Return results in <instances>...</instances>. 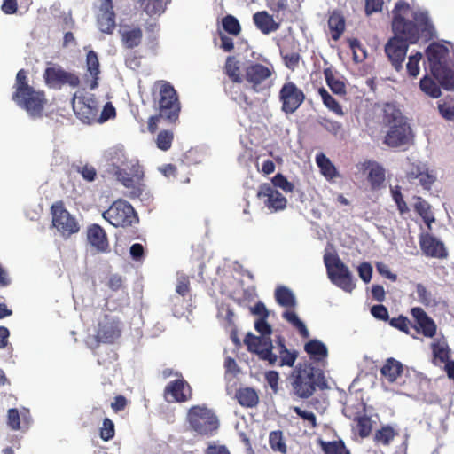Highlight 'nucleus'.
Listing matches in <instances>:
<instances>
[{"label": "nucleus", "instance_id": "nucleus-1", "mask_svg": "<svg viewBox=\"0 0 454 454\" xmlns=\"http://www.w3.org/2000/svg\"><path fill=\"white\" fill-rule=\"evenodd\" d=\"M392 29L395 36L385 46V52L396 71L403 68L409 43H416L420 37L431 40L434 27L424 12H413L404 1L396 2L393 10Z\"/></svg>", "mask_w": 454, "mask_h": 454}, {"label": "nucleus", "instance_id": "nucleus-2", "mask_svg": "<svg viewBox=\"0 0 454 454\" xmlns=\"http://www.w3.org/2000/svg\"><path fill=\"white\" fill-rule=\"evenodd\" d=\"M287 380L291 393L301 399H308L314 395L317 388L326 387L324 371L312 362L298 363L289 374Z\"/></svg>", "mask_w": 454, "mask_h": 454}, {"label": "nucleus", "instance_id": "nucleus-3", "mask_svg": "<svg viewBox=\"0 0 454 454\" xmlns=\"http://www.w3.org/2000/svg\"><path fill=\"white\" fill-rule=\"evenodd\" d=\"M153 102L158 114L148 119L147 129L152 134L158 130L160 120L176 124L181 112L177 92L168 82L163 81L159 84L158 93L153 95Z\"/></svg>", "mask_w": 454, "mask_h": 454}, {"label": "nucleus", "instance_id": "nucleus-4", "mask_svg": "<svg viewBox=\"0 0 454 454\" xmlns=\"http://www.w3.org/2000/svg\"><path fill=\"white\" fill-rule=\"evenodd\" d=\"M13 88L15 90L12 98L16 105L26 110L33 118L42 117L47 102L45 93L29 85L27 72L25 69L18 71Z\"/></svg>", "mask_w": 454, "mask_h": 454}, {"label": "nucleus", "instance_id": "nucleus-5", "mask_svg": "<svg viewBox=\"0 0 454 454\" xmlns=\"http://www.w3.org/2000/svg\"><path fill=\"white\" fill-rule=\"evenodd\" d=\"M186 420L192 431L201 436H212L219 428V419L213 410L206 404L192 406Z\"/></svg>", "mask_w": 454, "mask_h": 454}, {"label": "nucleus", "instance_id": "nucleus-6", "mask_svg": "<svg viewBox=\"0 0 454 454\" xmlns=\"http://www.w3.org/2000/svg\"><path fill=\"white\" fill-rule=\"evenodd\" d=\"M102 216L114 227L126 228L138 222V216L132 205L124 200H115Z\"/></svg>", "mask_w": 454, "mask_h": 454}, {"label": "nucleus", "instance_id": "nucleus-7", "mask_svg": "<svg viewBox=\"0 0 454 454\" xmlns=\"http://www.w3.org/2000/svg\"><path fill=\"white\" fill-rule=\"evenodd\" d=\"M50 210L52 226L64 239L70 238L80 231L78 221L67 210L62 200L54 202Z\"/></svg>", "mask_w": 454, "mask_h": 454}, {"label": "nucleus", "instance_id": "nucleus-8", "mask_svg": "<svg viewBox=\"0 0 454 454\" xmlns=\"http://www.w3.org/2000/svg\"><path fill=\"white\" fill-rule=\"evenodd\" d=\"M330 280L341 289L350 292L354 288L351 273L348 267L341 262L338 255L326 254L324 256Z\"/></svg>", "mask_w": 454, "mask_h": 454}, {"label": "nucleus", "instance_id": "nucleus-9", "mask_svg": "<svg viewBox=\"0 0 454 454\" xmlns=\"http://www.w3.org/2000/svg\"><path fill=\"white\" fill-rule=\"evenodd\" d=\"M414 134L407 121L388 127L382 143L389 148L407 150L413 145Z\"/></svg>", "mask_w": 454, "mask_h": 454}, {"label": "nucleus", "instance_id": "nucleus-10", "mask_svg": "<svg viewBox=\"0 0 454 454\" xmlns=\"http://www.w3.org/2000/svg\"><path fill=\"white\" fill-rule=\"evenodd\" d=\"M116 179L126 188L131 189L129 198H138L142 194V189L138 184L143 179L144 172L138 163H130L126 168L114 166Z\"/></svg>", "mask_w": 454, "mask_h": 454}, {"label": "nucleus", "instance_id": "nucleus-11", "mask_svg": "<svg viewBox=\"0 0 454 454\" xmlns=\"http://www.w3.org/2000/svg\"><path fill=\"white\" fill-rule=\"evenodd\" d=\"M244 342L247 346V349L256 354L260 359L267 361L270 365L276 364L278 358L277 354L272 352L275 347L272 344L270 337H259L248 333Z\"/></svg>", "mask_w": 454, "mask_h": 454}, {"label": "nucleus", "instance_id": "nucleus-12", "mask_svg": "<svg viewBox=\"0 0 454 454\" xmlns=\"http://www.w3.org/2000/svg\"><path fill=\"white\" fill-rule=\"evenodd\" d=\"M281 110L286 114L294 113L305 100L304 92L293 82L283 84L278 94Z\"/></svg>", "mask_w": 454, "mask_h": 454}, {"label": "nucleus", "instance_id": "nucleus-13", "mask_svg": "<svg viewBox=\"0 0 454 454\" xmlns=\"http://www.w3.org/2000/svg\"><path fill=\"white\" fill-rule=\"evenodd\" d=\"M275 73L271 64L263 65L252 62L245 68L244 80L252 87L253 90L259 92L262 90V83Z\"/></svg>", "mask_w": 454, "mask_h": 454}, {"label": "nucleus", "instance_id": "nucleus-14", "mask_svg": "<svg viewBox=\"0 0 454 454\" xmlns=\"http://www.w3.org/2000/svg\"><path fill=\"white\" fill-rule=\"evenodd\" d=\"M163 396L168 403H185L192 399V390L189 383L180 375V378L166 385Z\"/></svg>", "mask_w": 454, "mask_h": 454}, {"label": "nucleus", "instance_id": "nucleus-15", "mask_svg": "<svg viewBox=\"0 0 454 454\" xmlns=\"http://www.w3.org/2000/svg\"><path fill=\"white\" fill-rule=\"evenodd\" d=\"M73 110L82 122L90 124L98 120V108L92 98L76 97L72 98Z\"/></svg>", "mask_w": 454, "mask_h": 454}, {"label": "nucleus", "instance_id": "nucleus-16", "mask_svg": "<svg viewBox=\"0 0 454 454\" xmlns=\"http://www.w3.org/2000/svg\"><path fill=\"white\" fill-rule=\"evenodd\" d=\"M120 321L106 315L99 322L97 338L105 343H114L121 336Z\"/></svg>", "mask_w": 454, "mask_h": 454}, {"label": "nucleus", "instance_id": "nucleus-17", "mask_svg": "<svg viewBox=\"0 0 454 454\" xmlns=\"http://www.w3.org/2000/svg\"><path fill=\"white\" fill-rule=\"evenodd\" d=\"M419 246L427 257L442 259L448 255L444 244L429 233L420 234Z\"/></svg>", "mask_w": 454, "mask_h": 454}, {"label": "nucleus", "instance_id": "nucleus-18", "mask_svg": "<svg viewBox=\"0 0 454 454\" xmlns=\"http://www.w3.org/2000/svg\"><path fill=\"white\" fill-rule=\"evenodd\" d=\"M257 197L266 198V200L264 201L265 206L274 211L282 210L286 206V199L282 195V193L267 183L260 185Z\"/></svg>", "mask_w": 454, "mask_h": 454}, {"label": "nucleus", "instance_id": "nucleus-19", "mask_svg": "<svg viewBox=\"0 0 454 454\" xmlns=\"http://www.w3.org/2000/svg\"><path fill=\"white\" fill-rule=\"evenodd\" d=\"M87 239L97 253L105 254L110 251L106 232L100 225L93 223L88 227Z\"/></svg>", "mask_w": 454, "mask_h": 454}, {"label": "nucleus", "instance_id": "nucleus-20", "mask_svg": "<svg viewBox=\"0 0 454 454\" xmlns=\"http://www.w3.org/2000/svg\"><path fill=\"white\" fill-rule=\"evenodd\" d=\"M411 316L416 322L418 333H421L425 337L432 338L436 333V325L434 321L427 316L425 310L419 307L411 309Z\"/></svg>", "mask_w": 454, "mask_h": 454}, {"label": "nucleus", "instance_id": "nucleus-21", "mask_svg": "<svg viewBox=\"0 0 454 454\" xmlns=\"http://www.w3.org/2000/svg\"><path fill=\"white\" fill-rule=\"evenodd\" d=\"M276 348L278 355V361L275 365L279 367L288 366L293 367L298 357V351L295 349L290 350L286 346V340L282 335L276 336L275 339Z\"/></svg>", "mask_w": 454, "mask_h": 454}, {"label": "nucleus", "instance_id": "nucleus-22", "mask_svg": "<svg viewBox=\"0 0 454 454\" xmlns=\"http://www.w3.org/2000/svg\"><path fill=\"white\" fill-rule=\"evenodd\" d=\"M97 22L102 33L112 35L116 27L114 5H110L109 3L101 4L99 12L97 16Z\"/></svg>", "mask_w": 454, "mask_h": 454}, {"label": "nucleus", "instance_id": "nucleus-23", "mask_svg": "<svg viewBox=\"0 0 454 454\" xmlns=\"http://www.w3.org/2000/svg\"><path fill=\"white\" fill-rule=\"evenodd\" d=\"M121 41L124 48L134 49L142 43L143 31L141 27L126 25L120 31Z\"/></svg>", "mask_w": 454, "mask_h": 454}, {"label": "nucleus", "instance_id": "nucleus-24", "mask_svg": "<svg viewBox=\"0 0 454 454\" xmlns=\"http://www.w3.org/2000/svg\"><path fill=\"white\" fill-rule=\"evenodd\" d=\"M327 25L332 39L335 42L338 41L346 29V20L341 12L333 10L330 12Z\"/></svg>", "mask_w": 454, "mask_h": 454}, {"label": "nucleus", "instance_id": "nucleus-25", "mask_svg": "<svg viewBox=\"0 0 454 454\" xmlns=\"http://www.w3.org/2000/svg\"><path fill=\"white\" fill-rule=\"evenodd\" d=\"M253 20L256 27L264 35L277 31L280 26L266 11L255 12L253 15Z\"/></svg>", "mask_w": 454, "mask_h": 454}, {"label": "nucleus", "instance_id": "nucleus-26", "mask_svg": "<svg viewBox=\"0 0 454 454\" xmlns=\"http://www.w3.org/2000/svg\"><path fill=\"white\" fill-rule=\"evenodd\" d=\"M426 54L431 72L446 65L444 61L446 49L443 46L433 43L427 48Z\"/></svg>", "mask_w": 454, "mask_h": 454}, {"label": "nucleus", "instance_id": "nucleus-27", "mask_svg": "<svg viewBox=\"0 0 454 454\" xmlns=\"http://www.w3.org/2000/svg\"><path fill=\"white\" fill-rule=\"evenodd\" d=\"M403 372V366L402 363L393 357L387 358L380 369L381 376L389 383L395 382Z\"/></svg>", "mask_w": 454, "mask_h": 454}, {"label": "nucleus", "instance_id": "nucleus-28", "mask_svg": "<svg viewBox=\"0 0 454 454\" xmlns=\"http://www.w3.org/2000/svg\"><path fill=\"white\" fill-rule=\"evenodd\" d=\"M406 118L403 115L401 110L394 104L387 103L382 109V122L386 127L403 123Z\"/></svg>", "mask_w": 454, "mask_h": 454}, {"label": "nucleus", "instance_id": "nucleus-29", "mask_svg": "<svg viewBox=\"0 0 454 454\" xmlns=\"http://www.w3.org/2000/svg\"><path fill=\"white\" fill-rule=\"evenodd\" d=\"M86 67L87 71L91 76V81L90 83V89L95 90L98 86V79H99V60L96 51L90 50L88 51L86 56Z\"/></svg>", "mask_w": 454, "mask_h": 454}, {"label": "nucleus", "instance_id": "nucleus-30", "mask_svg": "<svg viewBox=\"0 0 454 454\" xmlns=\"http://www.w3.org/2000/svg\"><path fill=\"white\" fill-rule=\"evenodd\" d=\"M304 350L316 362H324L328 356L326 346L317 339L308 341L304 345Z\"/></svg>", "mask_w": 454, "mask_h": 454}, {"label": "nucleus", "instance_id": "nucleus-31", "mask_svg": "<svg viewBox=\"0 0 454 454\" xmlns=\"http://www.w3.org/2000/svg\"><path fill=\"white\" fill-rule=\"evenodd\" d=\"M238 403L246 408L255 407L259 403V396L252 387H242L237 390L235 395Z\"/></svg>", "mask_w": 454, "mask_h": 454}, {"label": "nucleus", "instance_id": "nucleus-32", "mask_svg": "<svg viewBox=\"0 0 454 454\" xmlns=\"http://www.w3.org/2000/svg\"><path fill=\"white\" fill-rule=\"evenodd\" d=\"M431 73L444 90H450L454 88V71L447 65H444Z\"/></svg>", "mask_w": 454, "mask_h": 454}, {"label": "nucleus", "instance_id": "nucleus-33", "mask_svg": "<svg viewBox=\"0 0 454 454\" xmlns=\"http://www.w3.org/2000/svg\"><path fill=\"white\" fill-rule=\"evenodd\" d=\"M224 74L234 83H242L244 76L241 74L239 62L233 56H228L223 67Z\"/></svg>", "mask_w": 454, "mask_h": 454}, {"label": "nucleus", "instance_id": "nucleus-34", "mask_svg": "<svg viewBox=\"0 0 454 454\" xmlns=\"http://www.w3.org/2000/svg\"><path fill=\"white\" fill-rule=\"evenodd\" d=\"M324 75L326 84L334 94L341 96L346 94V85L344 82L336 76L332 67L325 68Z\"/></svg>", "mask_w": 454, "mask_h": 454}, {"label": "nucleus", "instance_id": "nucleus-35", "mask_svg": "<svg viewBox=\"0 0 454 454\" xmlns=\"http://www.w3.org/2000/svg\"><path fill=\"white\" fill-rule=\"evenodd\" d=\"M414 210L423 219L427 228L431 229V224L435 222V218L431 210L430 204L421 197H417L414 204Z\"/></svg>", "mask_w": 454, "mask_h": 454}, {"label": "nucleus", "instance_id": "nucleus-36", "mask_svg": "<svg viewBox=\"0 0 454 454\" xmlns=\"http://www.w3.org/2000/svg\"><path fill=\"white\" fill-rule=\"evenodd\" d=\"M316 162L322 175L328 180L338 176V171L332 161L322 153L316 155Z\"/></svg>", "mask_w": 454, "mask_h": 454}, {"label": "nucleus", "instance_id": "nucleus-37", "mask_svg": "<svg viewBox=\"0 0 454 454\" xmlns=\"http://www.w3.org/2000/svg\"><path fill=\"white\" fill-rule=\"evenodd\" d=\"M276 301L282 307L294 309L296 306V299L293 292L286 286H278L275 290Z\"/></svg>", "mask_w": 454, "mask_h": 454}, {"label": "nucleus", "instance_id": "nucleus-38", "mask_svg": "<svg viewBox=\"0 0 454 454\" xmlns=\"http://www.w3.org/2000/svg\"><path fill=\"white\" fill-rule=\"evenodd\" d=\"M386 180V169L376 161H371V187L380 189L384 187Z\"/></svg>", "mask_w": 454, "mask_h": 454}, {"label": "nucleus", "instance_id": "nucleus-39", "mask_svg": "<svg viewBox=\"0 0 454 454\" xmlns=\"http://www.w3.org/2000/svg\"><path fill=\"white\" fill-rule=\"evenodd\" d=\"M398 434L393 427L389 425L383 426L374 434L373 440L375 443L381 445H389L392 440Z\"/></svg>", "mask_w": 454, "mask_h": 454}, {"label": "nucleus", "instance_id": "nucleus-40", "mask_svg": "<svg viewBox=\"0 0 454 454\" xmlns=\"http://www.w3.org/2000/svg\"><path fill=\"white\" fill-rule=\"evenodd\" d=\"M324 454H350L342 440L325 442L319 441Z\"/></svg>", "mask_w": 454, "mask_h": 454}, {"label": "nucleus", "instance_id": "nucleus-41", "mask_svg": "<svg viewBox=\"0 0 454 454\" xmlns=\"http://www.w3.org/2000/svg\"><path fill=\"white\" fill-rule=\"evenodd\" d=\"M64 69L60 67H47L43 73V79L50 87L60 86Z\"/></svg>", "mask_w": 454, "mask_h": 454}, {"label": "nucleus", "instance_id": "nucleus-42", "mask_svg": "<svg viewBox=\"0 0 454 454\" xmlns=\"http://www.w3.org/2000/svg\"><path fill=\"white\" fill-rule=\"evenodd\" d=\"M318 93L321 96L322 101L324 105L333 114L339 116H343L344 112L342 110V106L339 104V102L329 94V92L325 88H320L318 90Z\"/></svg>", "mask_w": 454, "mask_h": 454}, {"label": "nucleus", "instance_id": "nucleus-43", "mask_svg": "<svg viewBox=\"0 0 454 454\" xmlns=\"http://www.w3.org/2000/svg\"><path fill=\"white\" fill-rule=\"evenodd\" d=\"M282 317L298 330L302 338H309V333L305 324L298 317L294 311L286 310L283 313Z\"/></svg>", "mask_w": 454, "mask_h": 454}, {"label": "nucleus", "instance_id": "nucleus-44", "mask_svg": "<svg viewBox=\"0 0 454 454\" xmlns=\"http://www.w3.org/2000/svg\"><path fill=\"white\" fill-rule=\"evenodd\" d=\"M420 90L433 98H438L442 92L440 87L429 76H424L419 82Z\"/></svg>", "mask_w": 454, "mask_h": 454}, {"label": "nucleus", "instance_id": "nucleus-45", "mask_svg": "<svg viewBox=\"0 0 454 454\" xmlns=\"http://www.w3.org/2000/svg\"><path fill=\"white\" fill-rule=\"evenodd\" d=\"M174 131L171 129L160 130L156 137L155 143L157 147L161 151H168L171 148L174 141Z\"/></svg>", "mask_w": 454, "mask_h": 454}, {"label": "nucleus", "instance_id": "nucleus-46", "mask_svg": "<svg viewBox=\"0 0 454 454\" xmlns=\"http://www.w3.org/2000/svg\"><path fill=\"white\" fill-rule=\"evenodd\" d=\"M269 443L274 451H278L282 454H286L287 451L283 439V433L280 430L273 431L270 434Z\"/></svg>", "mask_w": 454, "mask_h": 454}, {"label": "nucleus", "instance_id": "nucleus-47", "mask_svg": "<svg viewBox=\"0 0 454 454\" xmlns=\"http://www.w3.org/2000/svg\"><path fill=\"white\" fill-rule=\"evenodd\" d=\"M141 6L144 11L149 14L153 15L161 13L165 10V0H140Z\"/></svg>", "mask_w": 454, "mask_h": 454}, {"label": "nucleus", "instance_id": "nucleus-48", "mask_svg": "<svg viewBox=\"0 0 454 454\" xmlns=\"http://www.w3.org/2000/svg\"><path fill=\"white\" fill-rule=\"evenodd\" d=\"M222 25L225 32L235 36L239 35L241 31V27L238 19L231 14L223 18Z\"/></svg>", "mask_w": 454, "mask_h": 454}, {"label": "nucleus", "instance_id": "nucleus-49", "mask_svg": "<svg viewBox=\"0 0 454 454\" xmlns=\"http://www.w3.org/2000/svg\"><path fill=\"white\" fill-rule=\"evenodd\" d=\"M349 47L353 53V60L356 63L362 62L366 59V51L362 47L360 42L356 38L348 39Z\"/></svg>", "mask_w": 454, "mask_h": 454}, {"label": "nucleus", "instance_id": "nucleus-50", "mask_svg": "<svg viewBox=\"0 0 454 454\" xmlns=\"http://www.w3.org/2000/svg\"><path fill=\"white\" fill-rule=\"evenodd\" d=\"M100 438L108 442L112 440L115 435V428L114 422L109 418H105L101 427L99 428Z\"/></svg>", "mask_w": 454, "mask_h": 454}, {"label": "nucleus", "instance_id": "nucleus-51", "mask_svg": "<svg viewBox=\"0 0 454 454\" xmlns=\"http://www.w3.org/2000/svg\"><path fill=\"white\" fill-rule=\"evenodd\" d=\"M432 351L434 358L441 363H448L450 357V349L447 345H440L439 343L432 344Z\"/></svg>", "mask_w": 454, "mask_h": 454}, {"label": "nucleus", "instance_id": "nucleus-52", "mask_svg": "<svg viewBox=\"0 0 454 454\" xmlns=\"http://www.w3.org/2000/svg\"><path fill=\"white\" fill-rule=\"evenodd\" d=\"M281 57L284 60L285 66L294 71L295 70L300 63L301 55L298 52L285 53L283 51H280Z\"/></svg>", "mask_w": 454, "mask_h": 454}, {"label": "nucleus", "instance_id": "nucleus-53", "mask_svg": "<svg viewBox=\"0 0 454 454\" xmlns=\"http://www.w3.org/2000/svg\"><path fill=\"white\" fill-rule=\"evenodd\" d=\"M319 124L328 132L336 136L342 130V125L337 121L329 119V118H322L319 121Z\"/></svg>", "mask_w": 454, "mask_h": 454}, {"label": "nucleus", "instance_id": "nucleus-54", "mask_svg": "<svg viewBox=\"0 0 454 454\" xmlns=\"http://www.w3.org/2000/svg\"><path fill=\"white\" fill-rule=\"evenodd\" d=\"M422 59V54L420 52H417L409 57V61L407 63V71L409 75L412 77L418 76L419 74V63Z\"/></svg>", "mask_w": 454, "mask_h": 454}, {"label": "nucleus", "instance_id": "nucleus-55", "mask_svg": "<svg viewBox=\"0 0 454 454\" xmlns=\"http://www.w3.org/2000/svg\"><path fill=\"white\" fill-rule=\"evenodd\" d=\"M7 425L13 431L20 429V416L18 409L12 408L8 410Z\"/></svg>", "mask_w": 454, "mask_h": 454}, {"label": "nucleus", "instance_id": "nucleus-56", "mask_svg": "<svg viewBox=\"0 0 454 454\" xmlns=\"http://www.w3.org/2000/svg\"><path fill=\"white\" fill-rule=\"evenodd\" d=\"M191 291L190 288V278L188 276L181 275L177 278L176 285V292L184 297L189 294Z\"/></svg>", "mask_w": 454, "mask_h": 454}, {"label": "nucleus", "instance_id": "nucleus-57", "mask_svg": "<svg viewBox=\"0 0 454 454\" xmlns=\"http://www.w3.org/2000/svg\"><path fill=\"white\" fill-rule=\"evenodd\" d=\"M419 181L424 189L430 190L434 183L436 181V176L433 171H429L426 167L424 171L421 173V176H419Z\"/></svg>", "mask_w": 454, "mask_h": 454}, {"label": "nucleus", "instance_id": "nucleus-58", "mask_svg": "<svg viewBox=\"0 0 454 454\" xmlns=\"http://www.w3.org/2000/svg\"><path fill=\"white\" fill-rule=\"evenodd\" d=\"M274 188L278 187L282 189L284 192H292L294 190V184L290 183L285 176L282 174H277L272 178V184Z\"/></svg>", "mask_w": 454, "mask_h": 454}, {"label": "nucleus", "instance_id": "nucleus-59", "mask_svg": "<svg viewBox=\"0 0 454 454\" xmlns=\"http://www.w3.org/2000/svg\"><path fill=\"white\" fill-rule=\"evenodd\" d=\"M293 411L302 419L307 420L311 428L317 427V417L312 411H304L298 406L293 407Z\"/></svg>", "mask_w": 454, "mask_h": 454}, {"label": "nucleus", "instance_id": "nucleus-60", "mask_svg": "<svg viewBox=\"0 0 454 454\" xmlns=\"http://www.w3.org/2000/svg\"><path fill=\"white\" fill-rule=\"evenodd\" d=\"M255 330L261 334L260 337H270L272 328L267 322V318H258L254 323Z\"/></svg>", "mask_w": 454, "mask_h": 454}, {"label": "nucleus", "instance_id": "nucleus-61", "mask_svg": "<svg viewBox=\"0 0 454 454\" xmlns=\"http://www.w3.org/2000/svg\"><path fill=\"white\" fill-rule=\"evenodd\" d=\"M388 321H389V325L392 327L396 328L405 333H409L408 325H409L410 322L406 317H403L401 315L398 317H393V318L389 319Z\"/></svg>", "mask_w": 454, "mask_h": 454}, {"label": "nucleus", "instance_id": "nucleus-62", "mask_svg": "<svg viewBox=\"0 0 454 454\" xmlns=\"http://www.w3.org/2000/svg\"><path fill=\"white\" fill-rule=\"evenodd\" d=\"M392 196L397 205V208L401 214L409 212V207L403 198V194L397 186L395 190H392Z\"/></svg>", "mask_w": 454, "mask_h": 454}, {"label": "nucleus", "instance_id": "nucleus-63", "mask_svg": "<svg viewBox=\"0 0 454 454\" xmlns=\"http://www.w3.org/2000/svg\"><path fill=\"white\" fill-rule=\"evenodd\" d=\"M371 315H372L376 319L382 321H388L389 315L387 309L381 304L374 305L371 307Z\"/></svg>", "mask_w": 454, "mask_h": 454}, {"label": "nucleus", "instance_id": "nucleus-64", "mask_svg": "<svg viewBox=\"0 0 454 454\" xmlns=\"http://www.w3.org/2000/svg\"><path fill=\"white\" fill-rule=\"evenodd\" d=\"M440 114L448 121L454 120V106L444 102L438 105Z\"/></svg>", "mask_w": 454, "mask_h": 454}]
</instances>
